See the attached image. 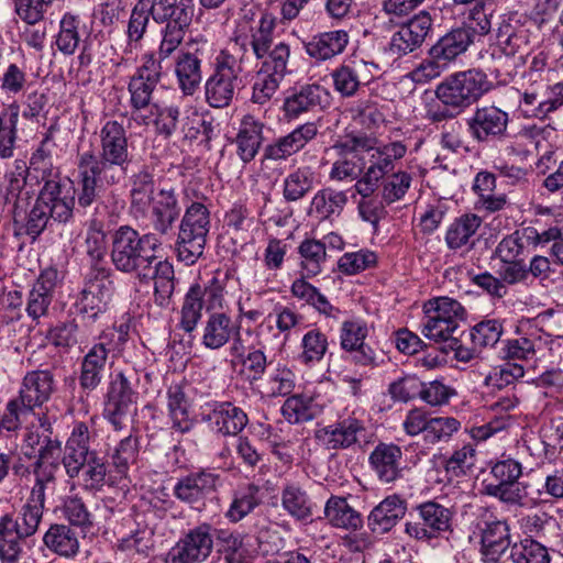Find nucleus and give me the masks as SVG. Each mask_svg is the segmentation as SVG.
<instances>
[{
	"label": "nucleus",
	"mask_w": 563,
	"mask_h": 563,
	"mask_svg": "<svg viewBox=\"0 0 563 563\" xmlns=\"http://www.w3.org/2000/svg\"><path fill=\"white\" fill-rule=\"evenodd\" d=\"M152 20L156 24L185 16H194L192 0H147Z\"/></svg>",
	"instance_id": "46"
},
{
	"label": "nucleus",
	"mask_w": 563,
	"mask_h": 563,
	"mask_svg": "<svg viewBox=\"0 0 563 563\" xmlns=\"http://www.w3.org/2000/svg\"><path fill=\"white\" fill-rule=\"evenodd\" d=\"M45 544L59 555L70 556L77 553L79 542L73 530H47Z\"/></svg>",
	"instance_id": "62"
},
{
	"label": "nucleus",
	"mask_w": 563,
	"mask_h": 563,
	"mask_svg": "<svg viewBox=\"0 0 563 563\" xmlns=\"http://www.w3.org/2000/svg\"><path fill=\"white\" fill-rule=\"evenodd\" d=\"M161 246L153 233L141 235L129 225H121L111 235L110 257L117 271L136 274L141 282H154L155 302L168 306L175 290V273L172 263L156 255Z\"/></svg>",
	"instance_id": "1"
},
{
	"label": "nucleus",
	"mask_w": 563,
	"mask_h": 563,
	"mask_svg": "<svg viewBox=\"0 0 563 563\" xmlns=\"http://www.w3.org/2000/svg\"><path fill=\"white\" fill-rule=\"evenodd\" d=\"M52 191L41 190L40 195L31 209L26 223L25 233L32 239L37 238L51 221L46 200H51Z\"/></svg>",
	"instance_id": "56"
},
{
	"label": "nucleus",
	"mask_w": 563,
	"mask_h": 563,
	"mask_svg": "<svg viewBox=\"0 0 563 563\" xmlns=\"http://www.w3.org/2000/svg\"><path fill=\"white\" fill-rule=\"evenodd\" d=\"M192 16H185L172 21H165L161 31L162 41L158 47V59L163 62L172 56L183 43L185 34L191 24Z\"/></svg>",
	"instance_id": "39"
},
{
	"label": "nucleus",
	"mask_w": 563,
	"mask_h": 563,
	"mask_svg": "<svg viewBox=\"0 0 563 563\" xmlns=\"http://www.w3.org/2000/svg\"><path fill=\"white\" fill-rule=\"evenodd\" d=\"M346 203L347 195L345 191L328 187L317 191L313 196L311 210L316 212L320 219L327 220L333 216H339Z\"/></svg>",
	"instance_id": "45"
},
{
	"label": "nucleus",
	"mask_w": 563,
	"mask_h": 563,
	"mask_svg": "<svg viewBox=\"0 0 563 563\" xmlns=\"http://www.w3.org/2000/svg\"><path fill=\"white\" fill-rule=\"evenodd\" d=\"M148 1L137 0L131 10L126 27V51L133 52L142 46V41L150 25Z\"/></svg>",
	"instance_id": "36"
},
{
	"label": "nucleus",
	"mask_w": 563,
	"mask_h": 563,
	"mask_svg": "<svg viewBox=\"0 0 563 563\" xmlns=\"http://www.w3.org/2000/svg\"><path fill=\"white\" fill-rule=\"evenodd\" d=\"M275 16L263 13L257 25L251 27L250 34L239 33L234 36V46L258 62L251 97V101L256 104L267 103L290 73V46L284 41L275 42Z\"/></svg>",
	"instance_id": "3"
},
{
	"label": "nucleus",
	"mask_w": 563,
	"mask_h": 563,
	"mask_svg": "<svg viewBox=\"0 0 563 563\" xmlns=\"http://www.w3.org/2000/svg\"><path fill=\"white\" fill-rule=\"evenodd\" d=\"M298 254L305 277H313L321 273L327 260L324 242L316 239H305L298 246Z\"/></svg>",
	"instance_id": "42"
},
{
	"label": "nucleus",
	"mask_w": 563,
	"mask_h": 563,
	"mask_svg": "<svg viewBox=\"0 0 563 563\" xmlns=\"http://www.w3.org/2000/svg\"><path fill=\"white\" fill-rule=\"evenodd\" d=\"M368 334L366 323L360 319L345 320L340 329V345L345 352L355 350L365 343Z\"/></svg>",
	"instance_id": "61"
},
{
	"label": "nucleus",
	"mask_w": 563,
	"mask_h": 563,
	"mask_svg": "<svg viewBox=\"0 0 563 563\" xmlns=\"http://www.w3.org/2000/svg\"><path fill=\"white\" fill-rule=\"evenodd\" d=\"M349 41L350 36L344 30L320 32L303 42V48L310 58L325 62L342 54Z\"/></svg>",
	"instance_id": "26"
},
{
	"label": "nucleus",
	"mask_w": 563,
	"mask_h": 563,
	"mask_svg": "<svg viewBox=\"0 0 563 563\" xmlns=\"http://www.w3.org/2000/svg\"><path fill=\"white\" fill-rule=\"evenodd\" d=\"M530 49L528 31L506 24L498 31L497 45L493 52V57L498 60H501L503 57L511 58L512 66L516 68L525 65Z\"/></svg>",
	"instance_id": "20"
},
{
	"label": "nucleus",
	"mask_w": 563,
	"mask_h": 563,
	"mask_svg": "<svg viewBox=\"0 0 563 563\" xmlns=\"http://www.w3.org/2000/svg\"><path fill=\"white\" fill-rule=\"evenodd\" d=\"M126 335L122 327L110 328L101 333L99 342L95 343L81 360L79 385L82 389L93 390L100 385L109 354L121 352Z\"/></svg>",
	"instance_id": "7"
},
{
	"label": "nucleus",
	"mask_w": 563,
	"mask_h": 563,
	"mask_svg": "<svg viewBox=\"0 0 563 563\" xmlns=\"http://www.w3.org/2000/svg\"><path fill=\"white\" fill-rule=\"evenodd\" d=\"M55 389L54 374L48 369H35L27 372L23 377L18 398L27 410L32 411L47 402Z\"/></svg>",
	"instance_id": "18"
},
{
	"label": "nucleus",
	"mask_w": 563,
	"mask_h": 563,
	"mask_svg": "<svg viewBox=\"0 0 563 563\" xmlns=\"http://www.w3.org/2000/svg\"><path fill=\"white\" fill-rule=\"evenodd\" d=\"M175 75L185 96H192L202 80L201 59L196 53L180 52L175 60Z\"/></svg>",
	"instance_id": "30"
},
{
	"label": "nucleus",
	"mask_w": 563,
	"mask_h": 563,
	"mask_svg": "<svg viewBox=\"0 0 563 563\" xmlns=\"http://www.w3.org/2000/svg\"><path fill=\"white\" fill-rule=\"evenodd\" d=\"M377 70L374 63L363 59L343 62L331 71L334 90L344 98L355 96L361 87L367 86Z\"/></svg>",
	"instance_id": "13"
},
{
	"label": "nucleus",
	"mask_w": 563,
	"mask_h": 563,
	"mask_svg": "<svg viewBox=\"0 0 563 563\" xmlns=\"http://www.w3.org/2000/svg\"><path fill=\"white\" fill-rule=\"evenodd\" d=\"M503 334V325L496 319L483 320L476 323L468 333V339L479 351L494 346Z\"/></svg>",
	"instance_id": "57"
},
{
	"label": "nucleus",
	"mask_w": 563,
	"mask_h": 563,
	"mask_svg": "<svg viewBox=\"0 0 563 563\" xmlns=\"http://www.w3.org/2000/svg\"><path fill=\"white\" fill-rule=\"evenodd\" d=\"M283 508L305 523L312 517V503L307 493L295 484H288L282 492Z\"/></svg>",
	"instance_id": "44"
},
{
	"label": "nucleus",
	"mask_w": 563,
	"mask_h": 563,
	"mask_svg": "<svg viewBox=\"0 0 563 563\" xmlns=\"http://www.w3.org/2000/svg\"><path fill=\"white\" fill-rule=\"evenodd\" d=\"M324 517L333 528H361L362 518L345 498L331 496L324 506Z\"/></svg>",
	"instance_id": "38"
},
{
	"label": "nucleus",
	"mask_w": 563,
	"mask_h": 563,
	"mask_svg": "<svg viewBox=\"0 0 563 563\" xmlns=\"http://www.w3.org/2000/svg\"><path fill=\"white\" fill-rule=\"evenodd\" d=\"M509 115L495 106L478 107L466 121L470 134L477 142H489L506 136Z\"/></svg>",
	"instance_id": "14"
},
{
	"label": "nucleus",
	"mask_w": 563,
	"mask_h": 563,
	"mask_svg": "<svg viewBox=\"0 0 563 563\" xmlns=\"http://www.w3.org/2000/svg\"><path fill=\"white\" fill-rule=\"evenodd\" d=\"M100 151H86L77 158V190L84 206L97 200L103 187L118 185L132 162L125 128L117 120L107 121L99 132Z\"/></svg>",
	"instance_id": "2"
},
{
	"label": "nucleus",
	"mask_w": 563,
	"mask_h": 563,
	"mask_svg": "<svg viewBox=\"0 0 563 563\" xmlns=\"http://www.w3.org/2000/svg\"><path fill=\"white\" fill-rule=\"evenodd\" d=\"M412 177L407 172H397L384 178L382 185V200L394 203L401 200L411 186Z\"/></svg>",
	"instance_id": "59"
},
{
	"label": "nucleus",
	"mask_w": 563,
	"mask_h": 563,
	"mask_svg": "<svg viewBox=\"0 0 563 563\" xmlns=\"http://www.w3.org/2000/svg\"><path fill=\"white\" fill-rule=\"evenodd\" d=\"M213 547L212 537L203 530H190L167 553L166 563H199L208 558Z\"/></svg>",
	"instance_id": "21"
},
{
	"label": "nucleus",
	"mask_w": 563,
	"mask_h": 563,
	"mask_svg": "<svg viewBox=\"0 0 563 563\" xmlns=\"http://www.w3.org/2000/svg\"><path fill=\"white\" fill-rule=\"evenodd\" d=\"M284 418L290 423H301L312 420L317 415V408L310 397L294 395L286 399L282 407Z\"/></svg>",
	"instance_id": "52"
},
{
	"label": "nucleus",
	"mask_w": 563,
	"mask_h": 563,
	"mask_svg": "<svg viewBox=\"0 0 563 563\" xmlns=\"http://www.w3.org/2000/svg\"><path fill=\"white\" fill-rule=\"evenodd\" d=\"M233 49V53H220L213 74L205 84L206 100L212 108H224L231 103L241 84L240 74L250 62V55L240 52L234 45Z\"/></svg>",
	"instance_id": "5"
},
{
	"label": "nucleus",
	"mask_w": 563,
	"mask_h": 563,
	"mask_svg": "<svg viewBox=\"0 0 563 563\" xmlns=\"http://www.w3.org/2000/svg\"><path fill=\"white\" fill-rule=\"evenodd\" d=\"M56 280L57 272L55 269H46L40 275L30 290L25 310L33 320H38L47 313L53 300Z\"/></svg>",
	"instance_id": "28"
},
{
	"label": "nucleus",
	"mask_w": 563,
	"mask_h": 563,
	"mask_svg": "<svg viewBox=\"0 0 563 563\" xmlns=\"http://www.w3.org/2000/svg\"><path fill=\"white\" fill-rule=\"evenodd\" d=\"M510 558L514 563H550L547 548L529 538L512 545Z\"/></svg>",
	"instance_id": "58"
},
{
	"label": "nucleus",
	"mask_w": 563,
	"mask_h": 563,
	"mask_svg": "<svg viewBox=\"0 0 563 563\" xmlns=\"http://www.w3.org/2000/svg\"><path fill=\"white\" fill-rule=\"evenodd\" d=\"M111 277L112 271L106 265H90L85 278V287L81 291L111 301L115 289Z\"/></svg>",
	"instance_id": "43"
},
{
	"label": "nucleus",
	"mask_w": 563,
	"mask_h": 563,
	"mask_svg": "<svg viewBox=\"0 0 563 563\" xmlns=\"http://www.w3.org/2000/svg\"><path fill=\"white\" fill-rule=\"evenodd\" d=\"M79 22L78 16L71 13H65L60 20L55 44L64 55H73L78 47L80 41Z\"/></svg>",
	"instance_id": "55"
},
{
	"label": "nucleus",
	"mask_w": 563,
	"mask_h": 563,
	"mask_svg": "<svg viewBox=\"0 0 563 563\" xmlns=\"http://www.w3.org/2000/svg\"><path fill=\"white\" fill-rule=\"evenodd\" d=\"M53 146L52 139L45 136L30 159V168L41 173V180L44 184L51 179L60 180L59 170L53 166L52 162Z\"/></svg>",
	"instance_id": "50"
},
{
	"label": "nucleus",
	"mask_w": 563,
	"mask_h": 563,
	"mask_svg": "<svg viewBox=\"0 0 563 563\" xmlns=\"http://www.w3.org/2000/svg\"><path fill=\"white\" fill-rule=\"evenodd\" d=\"M473 43V31L461 25L441 36L429 49V56L442 59L449 65Z\"/></svg>",
	"instance_id": "27"
},
{
	"label": "nucleus",
	"mask_w": 563,
	"mask_h": 563,
	"mask_svg": "<svg viewBox=\"0 0 563 563\" xmlns=\"http://www.w3.org/2000/svg\"><path fill=\"white\" fill-rule=\"evenodd\" d=\"M364 433V423L354 417H347L320 429L317 438L323 441L328 449L341 450L357 443Z\"/></svg>",
	"instance_id": "24"
},
{
	"label": "nucleus",
	"mask_w": 563,
	"mask_h": 563,
	"mask_svg": "<svg viewBox=\"0 0 563 563\" xmlns=\"http://www.w3.org/2000/svg\"><path fill=\"white\" fill-rule=\"evenodd\" d=\"M262 132L263 124L256 121L254 117L246 115L243 118L235 143L238 155L244 163L253 161L258 153L263 140Z\"/></svg>",
	"instance_id": "35"
},
{
	"label": "nucleus",
	"mask_w": 563,
	"mask_h": 563,
	"mask_svg": "<svg viewBox=\"0 0 563 563\" xmlns=\"http://www.w3.org/2000/svg\"><path fill=\"white\" fill-rule=\"evenodd\" d=\"M216 547L219 552L225 554L227 563H250L249 542L244 537L234 530H216Z\"/></svg>",
	"instance_id": "41"
},
{
	"label": "nucleus",
	"mask_w": 563,
	"mask_h": 563,
	"mask_svg": "<svg viewBox=\"0 0 563 563\" xmlns=\"http://www.w3.org/2000/svg\"><path fill=\"white\" fill-rule=\"evenodd\" d=\"M329 91L318 84H307L288 96L283 106L287 119H296L302 113L323 108L329 102Z\"/></svg>",
	"instance_id": "23"
},
{
	"label": "nucleus",
	"mask_w": 563,
	"mask_h": 563,
	"mask_svg": "<svg viewBox=\"0 0 563 563\" xmlns=\"http://www.w3.org/2000/svg\"><path fill=\"white\" fill-rule=\"evenodd\" d=\"M220 475L210 471L190 473L174 486V495L183 503L199 509L206 499L216 492Z\"/></svg>",
	"instance_id": "16"
},
{
	"label": "nucleus",
	"mask_w": 563,
	"mask_h": 563,
	"mask_svg": "<svg viewBox=\"0 0 563 563\" xmlns=\"http://www.w3.org/2000/svg\"><path fill=\"white\" fill-rule=\"evenodd\" d=\"M423 526L429 528H450L452 512L441 504L429 500L416 507Z\"/></svg>",
	"instance_id": "60"
},
{
	"label": "nucleus",
	"mask_w": 563,
	"mask_h": 563,
	"mask_svg": "<svg viewBox=\"0 0 563 563\" xmlns=\"http://www.w3.org/2000/svg\"><path fill=\"white\" fill-rule=\"evenodd\" d=\"M406 505L397 496H390L379 503L368 516V525L394 528L406 515Z\"/></svg>",
	"instance_id": "47"
},
{
	"label": "nucleus",
	"mask_w": 563,
	"mask_h": 563,
	"mask_svg": "<svg viewBox=\"0 0 563 563\" xmlns=\"http://www.w3.org/2000/svg\"><path fill=\"white\" fill-rule=\"evenodd\" d=\"M141 74H134L130 77L128 82V91L130 95V108L132 118L140 124H150L151 117L141 114V111L147 108H153L152 99L153 93L158 85L156 76H146Z\"/></svg>",
	"instance_id": "25"
},
{
	"label": "nucleus",
	"mask_w": 563,
	"mask_h": 563,
	"mask_svg": "<svg viewBox=\"0 0 563 563\" xmlns=\"http://www.w3.org/2000/svg\"><path fill=\"white\" fill-rule=\"evenodd\" d=\"M234 332L231 318L224 312H212L202 327L201 344L209 350L224 346Z\"/></svg>",
	"instance_id": "33"
},
{
	"label": "nucleus",
	"mask_w": 563,
	"mask_h": 563,
	"mask_svg": "<svg viewBox=\"0 0 563 563\" xmlns=\"http://www.w3.org/2000/svg\"><path fill=\"white\" fill-rule=\"evenodd\" d=\"M328 346V336L323 332L319 329L309 330L301 340L300 362L305 365L319 363L324 357Z\"/></svg>",
	"instance_id": "51"
},
{
	"label": "nucleus",
	"mask_w": 563,
	"mask_h": 563,
	"mask_svg": "<svg viewBox=\"0 0 563 563\" xmlns=\"http://www.w3.org/2000/svg\"><path fill=\"white\" fill-rule=\"evenodd\" d=\"M15 15L26 25H36L45 20L54 0H10Z\"/></svg>",
	"instance_id": "54"
},
{
	"label": "nucleus",
	"mask_w": 563,
	"mask_h": 563,
	"mask_svg": "<svg viewBox=\"0 0 563 563\" xmlns=\"http://www.w3.org/2000/svg\"><path fill=\"white\" fill-rule=\"evenodd\" d=\"M401 449L395 444L379 443L369 455V463L384 483H393L401 476Z\"/></svg>",
	"instance_id": "29"
},
{
	"label": "nucleus",
	"mask_w": 563,
	"mask_h": 563,
	"mask_svg": "<svg viewBox=\"0 0 563 563\" xmlns=\"http://www.w3.org/2000/svg\"><path fill=\"white\" fill-rule=\"evenodd\" d=\"M493 87L487 75L481 69L457 71L448 76L437 86L435 96L442 104L455 113L477 102Z\"/></svg>",
	"instance_id": "6"
},
{
	"label": "nucleus",
	"mask_w": 563,
	"mask_h": 563,
	"mask_svg": "<svg viewBox=\"0 0 563 563\" xmlns=\"http://www.w3.org/2000/svg\"><path fill=\"white\" fill-rule=\"evenodd\" d=\"M208 199L192 201L186 207L180 220L176 241L177 257L186 265L195 264L203 254L207 238L211 228Z\"/></svg>",
	"instance_id": "4"
},
{
	"label": "nucleus",
	"mask_w": 563,
	"mask_h": 563,
	"mask_svg": "<svg viewBox=\"0 0 563 563\" xmlns=\"http://www.w3.org/2000/svg\"><path fill=\"white\" fill-rule=\"evenodd\" d=\"M316 173L309 166H300L284 179L283 196L288 202L302 199L314 187Z\"/></svg>",
	"instance_id": "40"
},
{
	"label": "nucleus",
	"mask_w": 563,
	"mask_h": 563,
	"mask_svg": "<svg viewBox=\"0 0 563 563\" xmlns=\"http://www.w3.org/2000/svg\"><path fill=\"white\" fill-rule=\"evenodd\" d=\"M151 122L154 123L156 132L161 135L170 136L177 129L180 111L175 104L158 106L153 104Z\"/></svg>",
	"instance_id": "64"
},
{
	"label": "nucleus",
	"mask_w": 563,
	"mask_h": 563,
	"mask_svg": "<svg viewBox=\"0 0 563 563\" xmlns=\"http://www.w3.org/2000/svg\"><path fill=\"white\" fill-rule=\"evenodd\" d=\"M134 380H136L134 374L123 372H118L111 377L104 412L115 430H121L124 419L135 411L139 394L134 389Z\"/></svg>",
	"instance_id": "11"
},
{
	"label": "nucleus",
	"mask_w": 563,
	"mask_h": 563,
	"mask_svg": "<svg viewBox=\"0 0 563 563\" xmlns=\"http://www.w3.org/2000/svg\"><path fill=\"white\" fill-rule=\"evenodd\" d=\"M482 225V218L474 213H465L453 220L445 233V243L450 250L456 251L464 246L475 245L474 236Z\"/></svg>",
	"instance_id": "32"
},
{
	"label": "nucleus",
	"mask_w": 563,
	"mask_h": 563,
	"mask_svg": "<svg viewBox=\"0 0 563 563\" xmlns=\"http://www.w3.org/2000/svg\"><path fill=\"white\" fill-rule=\"evenodd\" d=\"M107 467L103 461L98 456H93L81 470L78 478V486L87 492H99L106 484ZM76 483H70V490H75Z\"/></svg>",
	"instance_id": "49"
},
{
	"label": "nucleus",
	"mask_w": 563,
	"mask_h": 563,
	"mask_svg": "<svg viewBox=\"0 0 563 563\" xmlns=\"http://www.w3.org/2000/svg\"><path fill=\"white\" fill-rule=\"evenodd\" d=\"M41 190H47L51 194V200H46L51 220L66 223L73 218L75 207V197L69 194L60 180H47Z\"/></svg>",
	"instance_id": "34"
},
{
	"label": "nucleus",
	"mask_w": 563,
	"mask_h": 563,
	"mask_svg": "<svg viewBox=\"0 0 563 563\" xmlns=\"http://www.w3.org/2000/svg\"><path fill=\"white\" fill-rule=\"evenodd\" d=\"M180 209L173 189H161L152 206V225L161 234H167L179 217Z\"/></svg>",
	"instance_id": "31"
},
{
	"label": "nucleus",
	"mask_w": 563,
	"mask_h": 563,
	"mask_svg": "<svg viewBox=\"0 0 563 563\" xmlns=\"http://www.w3.org/2000/svg\"><path fill=\"white\" fill-rule=\"evenodd\" d=\"M431 30L432 18L430 13L420 11L391 35L388 51L396 57L413 53L422 46Z\"/></svg>",
	"instance_id": "12"
},
{
	"label": "nucleus",
	"mask_w": 563,
	"mask_h": 563,
	"mask_svg": "<svg viewBox=\"0 0 563 563\" xmlns=\"http://www.w3.org/2000/svg\"><path fill=\"white\" fill-rule=\"evenodd\" d=\"M222 291L223 287L217 277H212L206 288H202L199 284L191 285L180 309V329L191 333L201 319L203 296L207 294L212 300H217L222 297Z\"/></svg>",
	"instance_id": "17"
},
{
	"label": "nucleus",
	"mask_w": 563,
	"mask_h": 563,
	"mask_svg": "<svg viewBox=\"0 0 563 563\" xmlns=\"http://www.w3.org/2000/svg\"><path fill=\"white\" fill-rule=\"evenodd\" d=\"M96 455L97 453L90 450L88 426L84 422L76 423L66 441L62 459V464L69 479L78 477L88 461Z\"/></svg>",
	"instance_id": "15"
},
{
	"label": "nucleus",
	"mask_w": 563,
	"mask_h": 563,
	"mask_svg": "<svg viewBox=\"0 0 563 563\" xmlns=\"http://www.w3.org/2000/svg\"><path fill=\"white\" fill-rule=\"evenodd\" d=\"M543 344L541 331L533 329L525 335L505 341L503 353L508 360H533Z\"/></svg>",
	"instance_id": "37"
},
{
	"label": "nucleus",
	"mask_w": 563,
	"mask_h": 563,
	"mask_svg": "<svg viewBox=\"0 0 563 563\" xmlns=\"http://www.w3.org/2000/svg\"><path fill=\"white\" fill-rule=\"evenodd\" d=\"M212 429L223 437L239 435L249 423L246 412L230 401H216L206 417Z\"/></svg>",
	"instance_id": "22"
},
{
	"label": "nucleus",
	"mask_w": 563,
	"mask_h": 563,
	"mask_svg": "<svg viewBox=\"0 0 563 563\" xmlns=\"http://www.w3.org/2000/svg\"><path fill=\"white\" fill-rule=\"evenodd\" d=\"M114 195L110 194L107 196L97 195V200L92 201L88 206H84L79 202V190H77V202L78 207L85 212L92 210V219L87 230L85 240L86 253L90 257V265H104L103 260L106 255V232L104 221H113L117 216L118 207L117 202H113Z\"/></svg>",
	"instance_id": "9"
},
{
	"label": "nucleus",
	"mask_w": 563,
	"mask_h": 563,
	"mask_svg": "<svg viewBox=\"0 0 563 563\" xmlns=\"http://www.w3.org/2000/svg\"><path fill=\"white\" fill-rule=\"evenodd\" d=\"M508 530H481L482 553L496 561L510 545Z\"/></svg>",
	"instance_id": "63"
},
{
	"label": "nucleus",
	"mask_w": 563,
	"mask_h": 563,
	"mask_svg": "<svg viewBox=\"0 0 563 563\" xmlns=\"http://www.w3.org/2000/svg\"><path fill=\"white\" fill-rule=\"evenodd\" d=\"M181 132L189 141H199L209 146L213 137V125L210 120L197 111L187 114L183 120Z\"/></svg>",
	"instance_id": "53"
},
{
	"label": "nucleus",
	"mask_w": 563,
	"mask_h": 563,
	"mask_svg": "<svg viewBox=\"0 0 563 563\" xmlns=\"http://www.w3.org/2000/svg\"><path fill=\"white\" fill-rule=\"evenodd\" d=\"M521 464L512 459L495 463L483 481L484 493L507 504H521L528 497L527 485L519 482Z\"/></svg>",
	"instance_id": "10"
},
{
	"label": "nucleus",
	"mask_w": 563,
	"mask_h": 563,
	"mask_svg": "<svg viewBox=\"0 0 563 563\" xmlns=\"http://www.w3.org/2000/svg\"><path fill=\"white\" fill-rule=\"evenodd\" d=\"M167 408L173 422V429L185 433L192 427L189 419V404L186 395L180 386L175 385L169 387L167 391Z\"/></svg>",
	"instance_id": "48"
},
{
	"label": "nucleus",
	"mask_w": 563,
	"mask_h": 563,
	"mask_svg": "<svg viewBox=\"0 0 563 563\" xmlns=\"http://www.w3.org/2000/svg\"><path fill=\"white\" fill-rule=\"evenodd\" d=\"M319 133L317 122H306L264 148V158L284 161L301 151Z\"/></svg>",
	"instance_id": "19"
},
{
	"label": "nucleus",
	"mask_w": 563,
	"mask_h": 563,
	"mask_svg": "<svg viewBox=\"0 0 563 563\" xmlns=\"http://www.w3.org/2000/svg\"><path fill=\"white\" fill-rule=\"evenodd\" d=\"M423 335L435 342H445L452 339L465 319L464 307L450 297H437L424 305Z\"/></svg>",
	"instance_id": "8"
}]
</instances>
